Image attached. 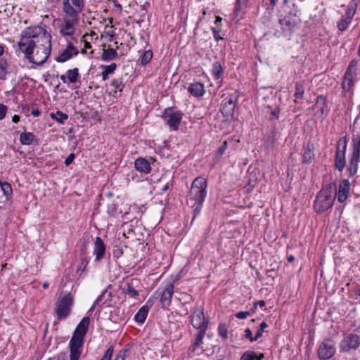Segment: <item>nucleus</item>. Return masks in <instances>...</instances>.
Returning <instances> with one entry per match:
<instances>
[{
	"label": "nucleus",
	"instance_id": "obj_1",
	"mask_svg": "<svg viewBox=\"0 0 360 360\" xmlns=\"http://www.w3.org/2000/svg\"><path fill=\"white\" fill-rule=\"evenodd\" d=\"M51 40V34L43 27H27L21 33L18 46L30 63L41 65L50 56Z\"/></svg>",
	"mask_w": 360,
	"mask_h": 360
},
{
	"label": "nucleus",
	"instance_id": "obj_2",
	"mask_svg": "<svg viewBox=\"0 0 360 360\" xmlns=\"http://www.w3.org/2000/svg\"><path fill=\"white\" fill-rule=\"evenodd\" d=\"M84 7V0H63V23L60 32L63 36H72L75 32V25L79 19V14Z\"/></svg>",
	"mask_w": 360,
	"mask_h": 360
},
{
	"label": "nucleus",
	"instance_id": "obj_3",
	"mask_svg": "<svg viewBox=\"0 0 360 360\" xmlns=\"http://www.w3.org/2000/svg\"><path fill=\"white\" fill-rule=\"evenodd\" d=\"M89 322L90 320L88 317H84L75 330L70 341V360H79L81 355V347L84 335L88 330Z\"/></svg>",
	"mask_w": 360,
	"mask_h": 360
},
{
	"label": "nucleus",
	"instance_id": "obj_4",
	"mask_svg": "<svg viewBox=\"0 0 360 360\" xmlns=\"http://www.w3.org/2000/svg\"><path fill=\"white\" fill-rule=\"evenodd\" d=\"M207 181L205 178L199 176L195 178L191 185L188 195V203L192 207L196 206L195 211L199 212L207 195Z\"/></svg>",
	"mask_w": 360,
	"mask_h": 360
},
{
	"label": "nucleus",
	"instance_id": "obj_5",
	"mask_svg": "<svg viewBox=\"0 0 360 360\" xmlns=\"http://www.w3.org/2000/svg\"><path fill=\"white\" fill-rule=\"evenodd\" d=\"M336 194L335 184L324 186L317 194L314 203V208L317 213H323L332 207Z\"/></svg>",
	"mask_w": 360,
	"mask_h": 360
},
{
	"label": "nucleus",
	"instance_id": "obj_6",
	"mask_svg": "<svg viewBox=\"0 0 360 360\" xmlns=\"http://www.w3.org/2000/svg\"><path fill=\"white\" fill-rule=\"evenodd\" d=\"M360 346V326L353 333L345 334L340 342V352H349L351 349H356Z\"/></svg>",
	"mask_w": 360,
	"mask_h": 360
},
{
	"label": "nucleus",
	"instance_id": "obj_7",
	"mask_svg": "<svg viewBox=\"0 0 360 360\" xmlns=\"http://www.w3.org/2000/svg\"><path fill=\"white\" fill-rule=\"evenodd\" d=\"M360 159V136L356 135L352 138V153L349 158L347 171L349 176L354 175L358 169V164Z\"/></svg>",
	"mask_w": 360,
	"mask_h": 360
},
{
	"label": "nucleus",
	"instance_id": "obj_8",
	"mask_svg": "<svg viewBox=\"0 0 360 360\" xmlns=\"http://www.w3.org/2000/svg\"><path fill=\"white\" fill-rule=\"evenodd\" d=\"M72 302L73 298L70 293L58 300L56 313L59 320L65 319L70 314Z\"/></svg>",
	"mask_w": 360,
	"mask_h": 360
},
{
	"label": "nucleus",
	"instance_id": "obj_9",
	"mask_svg": "<svg viewBox=\"0 0 360 360\" xmlns=\"http://www.w3.org/2000/svg\"><path fill=\"white\" fill-rule=\"evenodd\" d=\"M191 322L192 326L200 330H207L208 326V320L205 319L204 312L202 308H195L191 316Z\"/></svg>",
	"mask_w": 360,
	"mask_h": 360
},
{
	"label": "nucleus",
	"instance_id": "obj_10",
	"mask_svg": "<svg viewBox=\"0 0 360 360\" xmlns=\"http://www.w3.org/2000/svg\"><path fill=\"white\" fill-rule=\"evenodd\" d=\"M335 353V344L330 340H325L322 342L318 349L319 357L323 360L329 359Z\"/></svg>",
	"mask_w": 360,
	"mask_h": 360
},
{
	"label": "nucleus",
	"instance_id": "obj_11",
	"mask_svg": "<svg viewBox=\"0 0 360 360\" xmlns=\"http://www.w3.org/2000/svg\"><path fill=\"white\" fill-rule=\"evenodd\" d=\"M162 117L174 130L178 129L181 120V114L180 112H174L172 108H167L165 110Z\"/></svg>",
	"mask_w": 360,
	"mask_h": 360
},
{
	"label": "nucleus",
	"instance_id": "obj_12",
	"mask_svg": "<svg viewBox=\"0 0 360 360\" xmlns=\"http://www.w3.org/2000/svg\"><path fill=\"white\" fill-rule=\"evenodd\" d=\"M224 103L222 105L221 112L224 117L227 120H230L233 118L235 110V101L232 96L226 97L224 99Z\"/></svg>",
	"mask_w": 360,
	"mask_h": 360
},
{
	"label": "nucleus",
	"instance_id": "obj_13",
	"mask_svg": "<svg viewBox=\"0 0 360 360\" xmlns=\"http://www.w3.org/2000/svg\"><path fill=\"white\" fill-rule=\"evenodd\" d=\"M78 54V50L73 46L72 43H68L67 47L57 57L56 60L59 63H63L71 58L74 56Z\"/></svg>",
	"mask_w": 360,
	"mask_h": 360
},
{
	"label": "nucleus",
	"instance_id": "obj_14",
	"mask_svg": "<svg viewBox=\"0 0 360 360\" xmlns=\"http://www.w3.org/2000/svg\"><path fill=\"white\" fill-rule=\"evenodd\" d=\"M350 184L348 180H343L340 184L339 185L338 191V200L340 202H345L349 194Z\"/></svg>",
	"mask_w": 360,
	"mask_h": 360
},
{
	"label": "nucleus",
	"instance_id": "obj_15",
	"mask_svg": "<svg viewBox=\"0 0 360 360\" xmlns=\"http://www.w3.org/2000/svg\"><path fill=\"white\" fill-rule=\"evenodd\" d=\"M345 166V151L336 148L335 158V167L340 172H342Z\"/></svg>",
	"mask_w": 360,
	"mask_h": 360
},
{
	"label": "nucleus",
	"instance_id": "obj_16",
	"mask_svg": "<svg viewBox=\"0 0 360 360\" xmlns=\"http://www.w3.org/2000/svg\"><path fill=\"white\" fill-rule=\"evenodd\" d=\"M174 292V285L170 283L167 285L164 291L162 293L160 302L163 306H168L172 300V295Z\"/></svg>",
	"mask_w": 360,
	"mask_h": 360
},
{
	"label": "nucleus",
	"instance_id": "obj_17",
	"mask_svg": "<svg viewBox=\"0 0 360 360\" xmlns=\"http://www.w3.org/2000/svg\"><path fill=\"white\" fill-rule=\"evenodd\" d=\"M134 166L136 170L145 174H148L151 170L149 162L143 158L136 159L134 162Z\"/></svg>",
	"mask_w": 360,
	"mask_h": 360
},
{
	"label": "nucleus",
	"instance_id": "obj_18",
	"mask_svg": "<svg viewBox=\"0 0 360 360\" xmlns=\"http://www.w3.org/2000/svg\"><path fill=\"white\" fill-rule=\"evenodd\" d=\"M105 251V245L101 238L96 237L94 242V254L96 259L99 261L104 255Z\"/></svg>",
	"mask_w": 360,
	"mask_h": 360
},
{
	"label": "nucleus",
	"instance_id": "obj_19",
	"mask_svg": "<svg viewBox=\"0 0 360 360\" xmlns=\"http://www.w3.org/2000/svg\"><path fill=\"white\" fill-rule=\"evenodd\" d=\"M188 90L191 94L196 97H200L205 94L204 85L200 82L191 84Z\"/></svg>",
	"mask_w": 360,
	"mask_h": 360
},
{
	"label": "nucleus",
	"instance_id": "obj_20",
	"mask_svg": "<svg viewBox=\"0 0 360 360\" xmlns=\"http://www.w3.org/2000/svg\"><path fill=\"white\" fill-rule=\"evenodd\" d=\"M117 56V53L115 49L108 47L107 49H103L101 59L103 61H109L114 60Z\"/></svg>",
	"mask_w": 360,
	"mask_h": 360
},
{
	"label": "nucleus",
	"instance_id": "obj_21",
	"mask_svg": "<svg viewBox=\"0 0 360 360\" xmlns=\"http://www.w3.org/2000/svg\"><path fill=\"white\" fill-rule=\"evenodd\" d=\"M356 75L345 72L342 82V88L345 91H349L354 85V78Z\"/></svg>",
	"mask_w": 360,
	"mask_h": 360
},
{
	"label": "nucleus",
	"instance_id": "obj_22",
	"mask_svg": "<svg viewBox=\"0 0 360 360\" xmlns=\"http://www.w3.org/2000/svg\"><path fill=\"white\" fill-rule=\"evenodd\" d=\"M148 309V307L143 306L136 314L134 316L135 321L138 323H143L147 317Z\"/></svg>",
	"mask_w": 360,
	"mask_h": 360
},
{
	"label": "nucleus",
	"instance_id": "obj_23",
	"mask_svg": "<svg viewBox=\"0 0 360 360\" xmlns=\"http://www.w3.org/2000/svg\"><path fill=\"white\" fill-rule=\"evenodd\" d=\"M34 140V135L31 132H23L20 134V141L23 145H30Z\"/></svg>",
	"mask_w": 360,
	"mask_h": 360
},
{
	"label": "nucleus",
	"instance_id": "obj_24",
	"mask_svg": "<svg viewBox=\"0 0 360 360\" xmlns=\"http://www.w3.org/2000/svg\"><path fill=\"white\" fill-rule=\"evenodd\" d=\"M314 154L313 153L312 149L310 148L309 145H307L304 149L302 154V161L304 163H309L314 158Z\"/></svg>",
	"mask_w": 360,
	"mask_h": 360
},
{
	"label": "nucleus",
	"instance_id": "obj_25",
	"mask_svg": "<svg viewBox=\"0 0 360 360\" xmlns=\"http://www.w3.org/2000/svg\"><path fill=\"white\" fill-rule=\"evenodd\" d=\"M284 30H290L295 27V22L289 17H285L279 20Z\"/></svg>",
	"mask_w": 360,
	"mask_h": 360
},
{
	"label": "nucleus",
	"instance_id": "obj_26",
	"mask_svg": "<svg viewBox=\"0 0 360 360\" xmlns=\"http://www.w3.org/2000/svg\"><path fill=\"white\" fill-rule=\"evenodd\" d=\"M117 65L115 63H112L109 65H102L103 71L102 72V77L103 80H106L108 79V75L112 73L116 69Z\"/></svg>",
	"mask_w": 360,
	"mask_h": 360
},
{
	"label": "nucleus",
	"instance_id": "obj_27",
	"mask_svg": "<svg viewBox=\"0 0 360 360\" xmlns=\"http://www.w3.org/2000/svg\"><path fill=\"white\" fill-rule=\"evenodd\" d=\"M356 7L357 3L354 0L351 1L347 6L345 15L349 18L352 19L356 13Z\"/></svg>",
	"mask_w": 360,
	"mask_h": 360
},
{
	"label": "nucleus",
	"instance_id": "obj_28",
	"mask_svg": "<svg viewBox=\"0 0 360 360\" xmlns=\"http://www.w3.org/2000/svg\"><path fill=\"white\" fill-rule=\"evenodd\" d=\"M264 357V354H261L257 356L254 352H247L243 354L240 360H261Z\"/></svg>",
	"mask_w": 360,
	"mask_h": 360
},
{
	"label": "nucleus",
	"instance_id": "obj_29",
	"mask_svg": "<svg viewBox=\"0 0 360 360\" xmlns=\"http://www.w3.org/2000/svg\"><path fill=\"white\" fill-rule=\"evenodd\" d=\"M326 105V97L323 96H319L316 98L315 107L317 108L321 111V112L323 114Z\"/></svg>",
	"mask_w": 360,
	"mask_h": 360
},
{
	"label": "nucleus",
	"instance_id": "obj_30",
	"mask_svg": "<svg viewBox=\"0 0 360 360\" xmlns=\"http://www.w3.org/2000/svg\"><path fill=\"white\" fill-rule=\"evenodd\" d=\"M51 116L53 119L56 120L58 123L63 124L68 120V116L67 114L63 113L60 111H57L56 113H51Z\"/></svg>",
	"mask_w": 360,
	"mask_h": 360
},
{
	"label": "nucleus",
	"instance_id": "obj_31",
	"mask_svg": "<svg viewBox=\"0 0 360 360\" xmlns=\"http://www.w3.org/2000/svg\"><path fill=\"white\" fill-rule=\"evenodd\" d=\"M248 0H237L236 3V7L234 8V13L238 16L240 13L246 7Z\"/></svg>",
	"mask_w": 360,
	"mask_h": 360
},
{
	"label": "nucleus",
	"instance_id": "obj_32",
	"mask_svg": "<svg viewBox=\"0 0 360 360\" xmlns=\"http://www.w3.org/2000/svg\"><path fill=\"white\" fill-rule=\"evenodd\" d=\"M222 73H223V70H222L220 63L215 62L213 64V68H212L213 75L214 76V77L216 79H219L222 75Z\"/></svg>",
	"mask_w": 360,
	"mask_h": 360
},
{
	"label": "nucleus",
	"instance_id": "obj_33",
	"mask_svg": "<svg viewBox=\"0 0 360 360\" xmlns=\"http://www.w3.org/2000/svg\"><path fill=\"white\" fill-rule=\"evenodd\" d=\"M7 62L4 58H0V79H5L7 75Z\"/></svg>",
	"mask_w": 360,
	"mask_h": 360
},
{
	"label": "nucleus",
	"instance_id": "obj_34",
	"mask_svg": "<svg viewBox=\"0 0 360 360\" xmlns=\"http://www.w3.org/2000/svg\"><path fill=\"white\" fill-rule=\"evenodd\" d=\"M351 18H349L348 17H347L346 15H345L344 17H342V18L338 22V29L340 30V31H344L345 30L349 24L351 22Z\"/></svg>",
	"mask_w": 360,
	"mask_h": 360
},
{
	"label": "nucleus",
	"instance_id": "obj_35",
	"mask_svg": "<svg viewBox=\"0 0 360 360\" xmlns=\"http://www.w3.org/2000/svg\"><path fill=\"white\" fill-rule=\"evenodd\" d=\"M68 78L71 83H75L77 82L78 76H79V70L77 68H74L72 70H69L67 72Z\"/></svg>",
	"mask_w": 360,
	"mask_h": 360
},
{
	"label": "nucleus",
	"instance_id": "obj_36",
	"mask_svg": "<svg viewBox=\"0 0 360 360\" xmlns=\"http://www.w3.org/2000/svg\"><path fill=\"white\" fill-rule=\"evenodd\" d=\"M304 93V84L302 82H298L296 84L295 86V97L298 98H302L303 94Z\"/></svg>",
	"mask_w": 360,
	"mask_h": 360
},
{
	"label": "nucleus",
	"instance_id": "obj_37",
	"mask_svg": "<svg viewBox=\"0 0 360 360\" xmlns=\"http://www.w3.org/2000/svg\"><path fill=\"white\" fill-rule=\"evenodd\" d=\"M0 186L1 188L2 191L4 192V195L6 196H10L12 194V187L11 185L8 182H0Z\"/></svg>",
	"mask_w": 360,
	"mask_h": 360
},
{
	"label": "nucleus",
	"instance_id": "obj_38",
	"mask_svg": "<svg viewBox=\"0 0 360 360\" xmlns=\"http://www.w3.org/2000/svg\"><path fill=\"white\" fill-rule=\"evenodd\" d=\"M153 57V52L151 51H145L141 57V63L143 65L148 63Z\"/></svg>",
	"mask_w": 360,
	"mask_h": 360
},
{
	"label": "nucleus",
	"instance_id": "obj_39",
	"mask_svg": "<svg viewBox=\"0 0 360 360\" xmlns=\"http://www.w3.org/2000/svg\"><path fill=\"white\" fill-rule=\"evenodd\" d=\"M206 330H199V332L196 336V338H195V342L193 345L195 348L199 347L201 344H202V340L205 336Z\"/></svg>",
	"mask_w": 360,
	"mask_h": 360
},
{
	"label": "nucleus",
	"instance_id": "obj_40",
	"mask_svg": "<svg viewBox=\"0 0 360 360\" xmlns=\"http://www.w3.org/2000/svg\"><path fill=\"white\" fill-rule=\"evenodd\" d=\"M111 85L115 88V89L118 90L119 91H122L124 87V84L122 82L121 79L112 80Z\"/></svg>",
	"mask_w": 360,
	"mask_h": 360
},
{
	"label": "nucleus",
	"instance_id": "obj_41",
	"mask_svg": "<svg viewBox=\"0 0 360 360\" xmlns=\"http://www.w3.org/2000/svg\"><path fill=\"white\" fill-rule=\"evenodd\" d=\"M219 335L224 340L228 338V330L224 324H220L218 328Z\"/></svg>",
	"mask_w": 360,
	"mask_h": 360
},
{
	"label": "nucleus",
	"instance_id": "obj_42",
	"mask_svg": "<svg viewBox=\"0 0 360 360\" xmlns=\"http://www.w3.org/2000/svg\"><path fill=\"white\" fill-rule=\"evenodd\" d=\"M357 65H358L357 60H352L347 68L346 72L356 75Z\"/></svg>",
	"mask_w": 360,
	"mask_h": 360
},
{
	"label": "nucleus",
	"instance_id": "obj_43",
	"mask_svg": "<svg viewBox=\"0 0 360 360\" xmlns=\"http://www.w3.org/2000/svg\"><path fill=\"white\" fill-rule=\"evenodd\" d=\"M128 353V349H122L116 354L114 360H125V358L127 356Z\"/></svg>",
	"mask_w": 360,
	"mask_h": 360
},
{
	"label": "nucleus",
	"instance_id": "obj_44",
	"mask_svg": "<svg viewBox=\"0 0 360 360\" xmlns=\"http://www.w3.org/2000/svg\"><path fill=\"white\" fill-rule=\"evenodd\" d=\"M340 148V150H343L346 151L347 148V139L346 137H342L340 139L337 143V148Z\"/></svg>",
	"mask_w": 360,
	"mask_h": 360
},
{
	"label": "nucleus",
	"instance_id": "obj_45",
	"mask_svg": "<svg viewBox=\"0 0 360 360\" xmlns=\"http://www.w3.org/2000/svg\"><path fill=\"white\" fill-rule=\"evenodd\" d=\"M125 292L131 297H136L139 295L138 291L136 290L131 285H127Z\"/></svg>",
	"mask_w": 360,
	"mask_h": 360
},
{
	"label": "nucleus",
	"instance_id": "obj_46",
	"mask_svg": "<svg viewBox=\"0 0 360 360\" xmlns=\"http://www.w3.org/2000/svg\"><path fill=\"white\" fill-rule=\"evenodd\" d=\"M113 354V347L110 346L101 360H111Z\"/></svg>",
	"mask_w": 360,
	"mask_h": 360
},
{
	"label": "nucleus",
	"instance_id": "obj_47",
	"mask_svg": "<svg viewBox=\"0 0 360 360\" xmlns=\"http://www.w3.org/2000/svg\"><path fill=\"white\" fill-rule=\"evenodd\" d=\"M250 316V313L249 311H239L236 314V317L239 319H244Z\"/></svg>",
	"mask_w": 360,
	"mask_h": 360
},
{
	"label": "nucleus",
	"instance_id": "obj_48",
	"mask_svg": "<svg viewBox=\"0 0 360 360\" xmlns=\"http://www.w3.org/2000/svg\"><path fill=\"white\" fill-rule=\"evenodd\" d=\"M7 111V107L4 104H0V120L5 117Z\"/></svg>",
	"mask_w": 360,
	"mask_h": 360
},
{
	"label": "nucleus",
	"instance_id": "obj_49",
	"mask_svg": "<svg viewBox=\"0 0 360 360\" xmlns=\"http://www.w3.org/2000/svg\"><path fill=\"white\" fill-rule=\"evenodd\" d=\"M107 292H108L107 290H105L104 291H103L102 294L96 300L95 304H103L105 302H103V300Z\"/></svg>",
	"mask_w": 360,
	"mask_h": 360
},
{
	"label": "nucleus",
	"instance_id": "obj_50",
	"mask_svg": "<svg viewBox=\"0 0 360 360\" xmlns=\"http://www.w3.org/2000/svg\"><path fill=\"white\" fill-rule=\"evenodd\" d=\"M245 336L246 338L249 339L251 342L255 341V340H253L254 336H252V331L250 328H246L245 330Z\"/></svg>",
	"mask_w": 360,
	"mask_h": 360
},
{
	"label": "nucleus",
	"instance_id": "obj_51",
	"mask_svg": "<svg viewBox=\"0 0 360 360\" xmlns=\"http://www.w3.org/2000/svg\"><path fill=\"white\" fill-rule=\"evenodd\" d=\"M75 159V155L73 153H71L68 155V157L65 160V164L68 166L70 165Z\"/></svg>",
	"mask_w": 360,
	"mask_h": 360
},
{
	"label": "nucleus",
	"instance_id": "obj_52",
	"mask_svg": "<svg viewBox=\"0 0 360 360\" xmlns=\"http://www.w3.org/2000/svg\"><path fill=\"white\" fill-rule=\"evenodd\" d=\"M227 148V141H225L223 142L222 145L219 147V153L221 155L224 153V151L226 150Z\"/></svg>",
	"mask_w": 360,
	"mask_h": 360
},
{
	"label": "nucleus",
	"instance_id": "obj_53",
	"mask_svg": "<svg viewBox=\"0 0 360 360\" xmlns=\"http://www.w3.org/2000/svg\"><path fill=\"white\" fill-rule=\"evenodd\" d=\"M264 330L262 329H259L257 332L256 333L255 335L254 336L253 340H257L259 338L262 336Z\"/></svg>",
	"mask_w": 360,
	"mask_h": 360
},
{
	"label": "nucleus",
	"instance_id": "obj_54",
	"mask_svg": "<svg viewBox=\"0 0 360 360\" xmlns=\"http://www.w3.org/2000/svg\"><path fill=\"white\" fill-rule=\"evenodd\" d=\"M170 184L169 182H166L162 187L160 188V193L165 192L169 188Z\"/></svg>",
	"mask_w": 360,
	"mask_h": 360
},
{
	"label": "nucleus",
	"instance_id": "obj_55",
	"mask_svg": "<svg viewBox=\"0 0 360 360\" xmlns=\"http://www.w3.org/2000/svg\"><path fill=\"white\" fill-rule=\"evenodd\" d=\"M259 304L260 307H264L265 305V302L264 300H260L255 304L254 309L256 308L257 305Z\"/></svg>",
	"mask_w": 360,
	"mask_h": 360
},
{
	"label": "nucleus",
	"instance_id": "obj_56",
	"mask_svg": "<svg viewBox=\"0 0 360 360\" xmlns=\"http://www.w3.org/2000/svg\"><path fill=\"white\" fill-rule=\"evenodd\" d=\"M12 120H13V122L18 123L20 121V117L18 115H15L13 117Z\"/></svg>",
	"mask_w": 360,
	"mask_h": 360
},
{
	"label": "nucleus",
	"instance_id": "obj_57",
	"mask_svg": "<svg viewBox=\"0 0 360 360\" xmlns=\"http://www.w3.org/2000/svg\"><path fill=\"white\" fill-rule=\"evenodd\" d=\"M32 115H33L34 117H37L40 115V111L37 109L33 110L32 111Z\"/></svg>",
	"mask_w": 360,
	"mask_h": 360
},
{
	"label": "nucleus",
	"instance_id": "obj_58",
	"mask_svg": "<svg viewBox=\"0 0 360 360\" xmlns=\"http://www.w3.org/2000/svg\"><path fill=\"white\" fill-rule=\"evenodd\" d=\"M268 326L267 323L264 321H263L262 323H261L260 324V329H262L263 330Z\"/></svg>",
	"mask_w": 360,
	"mask_h": 360
},
{
	"label": "nucleus",
	"instance_id": "obj_59",
	"mask_svg": "<svg viewBox=\"0 0 360 360\" xmlns=\"http://www.w3.org/2000/svg\"><path fill=\"white\" fill-rule=\"evenodd\" d=\"M84 49H90L91 47V44L89 42L86 41V40L84 39Z\"/></svg>",
	"mask_w": 360,
	"mask_h": 360
},
{
	"label": "nucleus",
	"instance_id": "obj_60",
	"mask_svg": "<svg viewBox=\"0 0 360 360\" xmlns=\"http://www.w3.org/2000/svg\"><path fill=\"white\" fill-rule=\"evenodd\" d=\"M214 38H215V39H216L217 41H218V40H219V39H221V38L219 37L218 32H217V31H216V30H214Z\"/></svg>",
	"mask_w": 360,
	"mask_h": 360
},
{
	"label": "nucleus",
	"instance_id": "obj_61",
	"mask_svg": "<svg viewBox=\"0 0 360 360\" xmlns=\"http://www.w3.org/2000/svg\"><path fill=\"white\" fill-rule=\"evenodd\" d=\"M221 20H222V18H221L220 16H217V17H216V21H215V22H216V23L219 22H221Z\"/></svg>",
	"mask_w": 360,
	"mask_h": 360
},
{
	"label": "nucleus",
	"instance_id": "obj_62",
	"mask_svg": "<svg viewBox=\"0 0 360 360\" xmlns=\"http://www.w3.org/2000/svg\"><path fill=\"white\" fill-rule=\"evenodd\" d=\"M60 79L64 82L65 83L66 82V77L65 75H61L60 76Z\"/></svg>",
	"mask_w": 360,
	"mask_h": 360
},
{
	"label": "nucleus",
	"instance_id": "obj_63",
	"mask_svg": "<svg viewBox=\"0 0 360 360\" xmlns=\"http://www.w3.org/2000/svg\"><path fill=\"white\" fill-rule=\"evenodd\" d=\"M255 185V181H250L249 182V186H251L252 188H253Z\"/></svg>",
	"mask_w": 360,
	"mask_h": 360
},
{
	"label": "nucleus",
	"instance_id": "obj_64",
	"mask_svg": "<svg viewBox=\"0 0 360 360\" xmlns=\"http://www.w3.org/2000/svg\"><path fill=\"white\" fill-rule=\"evenodd\" d=\"M42 286L44 289H46L49 287V283L47 282H44Z\"/></svg>",
	"mask_w": 360,
	"mask_h": 360
}]
</instances>
